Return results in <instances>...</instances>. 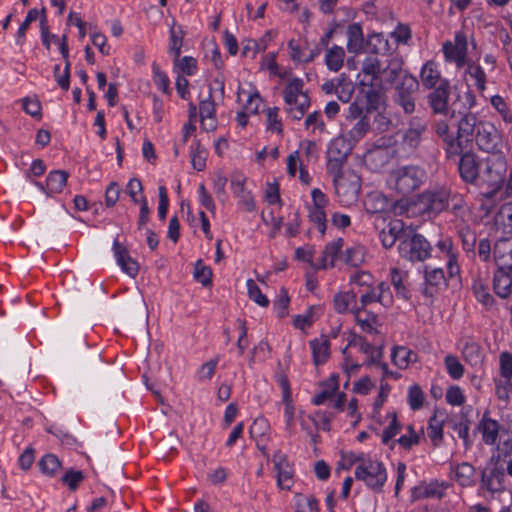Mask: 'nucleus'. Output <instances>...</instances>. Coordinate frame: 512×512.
Here are the masks:
<instances>
[{"label":"nucleus","instance_id":"46","mask_svg":"<svg viewBox=\"0 0 512 512\" xmlns=\"http://www.w3.org/2000/svg\"><path fill=\"white\" fill-rule=\"evenodd\" d=\"M38 466L43 474L52 477L59 472L61 461L56 455L48 453L39 460Z\"/></svg>","mask_w":512,"mask_h":512},{"label":"nucleus","instance_id":"11","mask_svg":"<svg viewBox=\"0 0 512 512\" xmlns=\"http://www.w3.org/2000/svg\"><path fill=\"white\" fill-rule=\"evenodd\" d=\"M427 130L428 123L426 119L418 116L412 117L402 134L401 145L403 149L408 153L415 152L420 147Z\"/></svg>","mask_w":512,"mask_h":512},{"label":"nucleus","instance_id":"47","mask_svg":"<svg viewBox=\"0 0 512 512\" xmlns=\"http://www.w3.org/2000/svg\"><path fill=\"white\" fill-rule=\"evenodd\" d=\"M336 85V95L338 99L344 103L349 102L355 90L353 82L345 74H341L338 77V84Z\"/></svg>","mask_w":512,"mask_h":512},{"label":"nucleus","instance_id":"56","mask_svg":"<svg viewBox=\"0 0 512 512\" xmlns=\"http://www.w3.org/2000/svg\"><path fill=\"white\" fill-rule=\"evenodd\" d=\"M174 66L178 68L183 74L192 76L197 71V60L191 56H184L183 58H174Z\"/></svg>","mask_w":512,"mask_h":512},{"label":"nucleus","instance_id":"25","mask_svg":"<svg viewBox=\"0 0 512 512\" xmlns=\"http://www.w3.org/2000/svg\"><path fill=\"white\" fill-rule=\"evenodd\" d=\"M347 50L350 53L358 54L366 50V41L360 24L353 23L347 27Z\"/></svg>","mask_w":512,"mask_h":512},{"label":"nucleus","instance_id":"9","mask_svg":"<svg viewBox=\"0 0 512 512\" xmlns=\"http://www.w3.org/2000/svg\"><path fill=\"white\" fill-rule=\"evenodd\" d=\"M419 89L418 80L411 74H405L402 81L394 86L393 101L405 114L415 111V94Z\"/></svg>","mask_w":512,"mask_h":512},{"label":"nucleus","instance_id":"42","mask_svg":"<svg viewBox=\"0 0 512 512\" xmlns=\"http://www.w3.org/2000/svg\"><path fill=\"white\" fill-rule=\"evenodd\" d=\"M207 155V150L198 140H195L190 146L191 164L195 170L203 171L205 169Z\"/></svg>","mask_w":512,"mask_h":512},{"label":"nucleus","instance_id":"63","mask_svg":"<svg viewBox=\"0 0 512 512\" xmlns=\"http://www.w3.org/2000/svg\"><path fill=\"white\" fill-rule=\"evenodd\" d=\"M364 260V250L361 246H353L345 251V262L351 266L357 267Z\"/></svg>","mask_w":512,"mask_h":512},{"label":"nucleus","instance_id":"43","mask_svg":"<svg viewBox=\"0 0 512 512\" xmlns=\"http://www.w3.org/2000/svg\"><path fill=\"white\" fill-rule=\"evenodd\" d=\"M169 32V53L172 54L174 58H178L181 54L185 32L181 26H176L175 22H173Z\"/></svg>","mask_w":512,"mask_h":512},{"label":"nucleus","instance_id":"3","mask_svg":"<svg viewBox=\"0 0 512 512\" xmlns=\"http://www.w3.org/2000/svg\"><path fill=\"white\" fill-rule=\"evenodd\" d=\"M427 180L424 168L418 165H403L393 169L388 177L390 188L406 196L418 190Z\"/></svg>","mask_w":512,"mask_h":512},{"label":"nucleus","instance_id":"16","mask_svg":"<svg viewBox=\"0 0 512 512\" xmlns=\"http://www.w3.org/2000/svg\"><path fill=\"white\" fill-rule=\"evenodd\" d=\"M449 213L452 218L450 223L453 228L469 225L471 210L461 194H450Z\"/></svg>","mask_w":512,"mask_h":512},{"label":"nucleus","instance_id":"34","mask_svg":"<svg viewBox=\"0 0 512 512\" xmlns=\"http://www.w3.org/2000/svg\"><path fill=\"white\" fill-rule=\"evenodd\" d=\"M388 199L380 192L369 193L364 200L365 211L369 214L382 216L381 213L388 208Z\"/></svg>","mask_w":512,"mask_h":512},{"label":"nucleus","instance_id":"6","mask_svg":"<svg viewBox=\"0 0 512 512\" xmlns=\"http://www.w3.org/2000/svg\"><path fill=\"white\" fill-rule=\"evenodd\" d=\"M387 477L385 465L377 460L362 461L355 468V478L377 493L382 491Z\"/></svg>","mask_w":512,"mask_h":512},{"label":"nucleus","instance_id":"49","mask_svg":"<svg viewBox=\"0 0 512 512\" xmlns=\"http://www.w3.org/2000/svg\"><path fill=\"white\" fill-rule=\"evenodd\" d=\"M386 418H390L391 421L389 425L381 433V441L385 445H387L401 431L402 428V425L398 421L395 412H389Z\"/></svg>","mask_w":512,"mask_h":512},{"label":"nucleus","instance_id":"7","mask_svg":"<svg viewBox=\"0 0 512 512\" xmlns=\"http://www.w3.org/2000/svg\"><path fill=\"white\" fill-rule=\"evenodd\" d=\"M329 175L333 177L335 193L341 204L349 206L358 199L361 185L355 173L340 170L338 173H329Z\"/></svg>","mask_w":512,"mask_h":512},{"label":"nucleus","instance_id":"44","mask_svg":"<svg viewBox=\"0 0 512 512\" xmlns=\"http://www.w3.org/2000/svg\"><path fill=\"white\" fill-rule=\"evenodd\" d=\"M407 277V272H403L398 268H392L390 270L391 283L396 291V294L403 299L409 298V290L404 284V280Z\"/></svg>","mask_w":512,"mask_h":512},{"label":"nucleus","instance_id":"26","mask_svg":"<svg viewBox=\"0 0 512 512\" xmlns=\"http://www.w3.org/2000/svg\"><path fill=\"white\" fill-rule=\"evenodd\" d=\"M420 79L422 85L427 89L437 87L441 84V81H448L447 79L442 78L437 63L432 60L427 61L423 65L420 71Z\"/></svg>","mask_w":512,"mask_h":512},{"label":"nucleus","instance_id":"12","mask_svg":"<svg viewBox=\"0 0 512 512\" xmlns=\"http://www.w3.org/2000/svg\"><path fill=\"white\" fill-rule=\"evenodd\" d=\"M474 140L478 148L484 152L495 154L501 150V135L490 122L483 121L479 124Z\"/></svg>","mask_w":512,"mask_h":512},{"label":"nucleus","instance_id":"55","mask_svg":"<svg viewBox=\"0 0 512 512\" xmlns=\"http://www.w3.org/2000/svg\"><path fill=\"white\" fill-rule=\"evenodd\" d=\"M242 94H247V100L244 105V109L250 114H258L260 110V105L262 103V98L257 91L254 92H246L244 90H239L238 99H240Z\"/></svg>","mask_w":512,"mask_h":512},{"label":"nucleus","instance_id":"29","mask_svg":"<svg viewBox=\"0 0 512 512\" xmlns=\"http://www.w3.org/2000/svg\"><path fill=\"white\" fill-rule=\"evenodd\" d=\"M424 278L426 287L423 289V294L427 297L433 296V288H439L446 282L445 274L442 268H432L425 266Z\"/></svg>","mask_w":512,"mask_h":512},{"label":"nucleus","instance_id":"54","mask_svg":"<svg viewBox=\"0 0 512 512\" xmlns=\"http://www.w3.org/2000/svg\"><path fill=\"white\" fill-rule=\"evenodd\" d=\"M368 112L369 111H366L365 115L361 117L349 131V135L354 141H358L363 138L370 129Z\"/></svg>","mask_w":512,"mask_h":512},{"label":"nucleus","instance_id":"24","mask_svg":"<svg viewBox=\"0 0 512 512\" xmlns=\"http://www.w3.org/2000/svg\"><path fill=\"white\" fill-rule=\"evenodd\" d=\"M374 225L377 229H381L391 236H396L399 243L410 232V230L406 229L405 223L400 219H392L386 223V219L383 216H377Z\"/></svg>","mask_w":512,"mask_h":512},{"label":"nucleus","instance_id":"4","mask_svg":"<svg viewBox=\"0 0 512 512\" xmlns=\"http://www.w3.org/2000/svg\"><path fill=\"white\" fill-rule=\"evenodd\" d=\"M303 86L302 79L293 78L283 90V98L287 106L286 112L295 120H300L310 106V98L307 93L303 92Z\"/></svg>","mask_w":512,"mask_h":512},{"label":"nucleus","instance_id":"13","mask_svg":"<svg viewBox=\"0 0 512 512\" xmlns=\"http://www.w3.org/2000/svg\"><path fill=\"white\" fill-rule=\"evenodd\" d=\"M445 60L454 62L458 68L467 63L468 42L463 31H457L454 35V42L447 41L442 48Z\"/></svg>","mask_w":512,"mask_h":512},{"label":"nucleus","instance_id":"33","mask_svg":"<svg viewBox=\"0 0 512 512\" xmlns=\"http://www.w3.org/2000/svg\"><path fill=\"white\" fill-rule=\"evenodd\" d=\"M462 354L471 366H479L483 362L484 354L481 346L470 337L463 340Z\"/></svg>","mask_w":512,"mask_h":512},{"label":"nucleus","instance_id":"31","mask_svg":"<svg viewBox=\"0 0 512 512\" xmlns=\"http://www.w3.org/2000/svg\"><path fill=\"white\" fill-rule=\"evenodd\" d=\"M472 291L475 298L484 306L489 307L494 303V298L489 292L488 273L483 277L480 273L473 280Z\"/></svg>","mask_w":512,"mask_h":512},{"label":"nucleus","instance_id":"32","mask_svg":"<svg viewBox=\"0 0 512 512\" xmlns=\"http://www.w3.org/2000/svg\"><path fill=\"white\" fill-rule=\"evenodd\" d=\"M394 50L388 38L383 33H373L366 40V51L374 54L385 55Z\"/></svg>","mask_w":512,"mask_h":512},{"label":"nucleus","instance_id":"18","mask_svg":"<svg viewBox=\"0 0 512 512\" xmlns=\"http://www.w3.org/2000/svg\"><path fill=\"white\" fill-rule=\"evenodd\" d=\"M506 162L502 157L485 160V169L482 173L483 180L492 187H499L504 181Z\"/></svg>","mask_w":512,"mask_h":512},{"label":"nucleus","instance_id":"5","mask_svg":"<svg viewBox=\"0 0 512 512\" xmlns=\"http://www.w3.org/2000/svg\"><path fill=\"white\" fill-rule=\"evenodd\" d=\"M398 252L400 257L407 261L423 262L431 256L432 247L423 235L410 231L401 239Z\"/></svg>","mask_w":512,"mask_h":512},{"label":"nucleus","instance_id":"14","mask_svg":"<svg viewBox=\"0 0 512 512\" xmlns=\"http://www.w3.org/2000/svg\"><path fill=\"white\" fill-rule=\"evenodd\" d=\"M451 86L449 81H441V84L431 89L427 95L428 105L435 115H448L450 113L449 100Z\"/></svg>","mask_w":512,"mask_h":512},{"label":"nucleus","instance_id":"50","mask_svg":"<svg viewBox=\"0 0 512 512\" xmlns=\"http://www.w3.org/2000/svg\"><path fill=\"white\" fill-rule=\"evenodd\" d=\"M297 512H317L319 504L313 495L297 494L295 496Z\"/></svg>","mask_w":512,"mask_h":512},{"label":"nucleus","instance_id":"15","mask_svg":"<svg viewBox=\"0 0 512 512\" xmlns=\"http://www.w3.org/2000/svg\"><path fill=\"white\" fill-rule=\"evenodd\" d=\"M458 161L460 178L466 184H475L480 176V162L472 151L462 152Z\"/></svg>","mask_w":512,"mask_h":512},{"label":"nucleus","instance_id":"61","mask_svg":"<svg viewBox=\"0 0 512 512\" xmlns=\"http://www.w3.org/2000/svg\"><path fill=\"white\" fill-rule=\"evenodd\" d=\"M246 285L250 299L262 307H267L269 300L264 294H262L260 288L254 282V280L248 279Z\"/></svg>","mask_w":512,"mask_h":512},{"label":"nucleus","instance_id":"2","mask_svg":"<svg viewBox=\"0 0 512 512\" xmlns=\"http://www.w3.org/2000/svg\"><path fill=\"white\" fill-rule=\"evenodd\" d=\"M450 194L443 187L426 189L407 202V213L434 218L449 208Z\"/></svg>","mask_w":512,"mask_h":512},{"label":"nucleus","instance_id":"41","mask_svg":"<svg viewBox=\"0 0 512 512\" xmlns=\"http://www.w3.org/2000/svg\"><path fill=\"white\" fill-rule=\"evenodd\" d=\"M365 164L371 169L377 170L384 167L389 161V154L386 149L375 148L367 152L364 158Z\"/></svg>","mask_w":512,"mask_h":512},{"label":"nucleus","instance_id":"17","mask_svg":"<svg viewBox=\"0 0 512 512\" xmlns=\"http://www.w3.org/2000/svg\"><path fill=\"white\" fill-rule=\"evenodd\" d=\"M276 472L277 486L282 490H290L293 485V470L286 454L277 450L272 458Z\"/></svg>","mask_w":512,"mask_h":512},{"label":"nucleus","instance_id":"39","mask_svg":"<svg viewBox=\"0 0 512 512\" xmlns=\"http://www.w3.org/2000/svg\"><path fill=\"white\" fill-rule=\"evenodd\" d=\"M345 50L343 47L333 45L327 48L325 54V64L330 71L338 72L344 64Z\"/></svg>","mask_w":512,"mask_h":512},{"label":"nucleus","instance_id":"10","mask_svg":"<svg viewBox=\"0 0 512 512\" xmlns=\"http://www.w3.org/2000/svg\"><path fill=\"white\" fill-rule=\"evenodd\" d=\"M351 149L350 142L344 137L334 138L327 149V172L338 173L343 170Z\"/></svg>","mask_w":512,"mask_h":512},{"label":"nucleus","instance_id":"53","mask_svg":"<svg viewBox=\"0 0 512 512\" xmlns=\"http://www.w3.org/2000/svg\"><path fill=\"white\" fill-rule=\"evenodd\" d=\"M444 364L449 376L458 380L464 375V366L460 363L458 358L454 355H447L444 359Z\"/></svg>","mask_w":512,"mask_h":512},{"label":"nucleus","instance_id":"51","mask_svg":"<svg viewBox=\"0 0 512 512\" xmlns=\"http://www.w3.org/2000/svg\"><path fill=\"white\" fill-rule=\"evenodd\" d=\"M266 37H270V32L266 33V36L259 41L248 39L243 43L242 56H251L255 58L259 51H264L267 48Z\"/></svg>","mask_w":512,"mask_h":512},{"label":"nucleus","instance_id":"59","mask_svg":"<svg viewBox=\"0 0 512 512\" xmlns=\"http://www.w3.org/2000/svg\"><path fill=\"white\" fill-rule=\"evenodd\" d=\"M351 285H357L359 287L371 288L374 284V277L368 271H356L350 275L349 280Z\"/></svg>","mask_w":512,"mask_h":512},{"label":"nucleus","instance_id":"58","mask_svg":"<svg viewBox=\"0 0 512 512\" xmlns=\"http://www.w3.org/2000/svg\"><path fill=\"white\" fill-rule=\"evenodd\" d=\"M84 474L80 470L69 469L62 476L61 481L63 484L67 485L69 490L75 491L80 483L84 480Z\"/></svg>","mask_w":512,"mask_h":512},{"label":"nucleus","instance_id":"64","mask_svg":"<svg viewBox=\"0 0 512 512\" xmlns=\"http://www.w3.org/2000/svg\"><path fill=\"white\" fill-rule=\"evenodd\" d=\"M500 374L503 379L512 378V354L509 352H502L499 357Z\"/></svg>","mask_w":512,"mask_h":512},{"label":"nucleus","instance_id":"28","mask_svg":"<svg viewBox=\"0 0 512 512\" xmlns=\"http://www.w3.org/2000/svg\"><path fill=\"white\" fill-rule=\"evenodd\" d=\"M199 113L201 119V126L206 131H213L216 129L215 119V103L211 95L199 103Z\"/></svg>","mask_w":512,"mask_h":512},{"label":"nucleus","instance_id":"30","mask_svg":"<svg viewBox=\"0 0 512 512\" xmlns=\"http://www.w3.org/2000/svg\"><path fill=\"white\" fill-rule=\"evenodd\" d=\"M312 350L313 362L316 366L324 364L330 357V340L326 335H321L309 342Z\"/></svg>","mask_w":512,"mask_h":512},{"label":"nucleus","instance_id":"35","mask_svg":"<svg viewBox=\"0 0 512 512\" xmlns=\"http://www.w3.org/2000/svg\"><path fill=\"white\" fill-rule=\"evenodd\" d=\"M417 353L406 346H395L391 352V360L399 369H406L411 363L417 361Z\"/></svg>","mask_w":512,"mask_h":512},{"label":"nucleus","instance_id":"57","mask_svg":"<svg viewBox=\"0 0 512 512\" xmlns=\"http://www.w3.org/2000/svg\"><path fill=\"white\" fill-rule=\"evenodd\" d=\"M466 73L475 81V85L479 91H484L486 88V74L480 65L469 64Z\"/></svg>","mask_w":512,"mask_h":512},{"label":"nucleus","instance_id":"52","mask_svg":"<svg viewBox=\"0 0 512 512\" xmlns=\"http://www.w3.org/2000/svg\"><path fill=\"white\" fill-rule=\"evenodd\" d=\"M194 279L203 286L208 287L212 284V270L205 266L202 260H198L194 266Z\"/></svg>","mask_w":512,"mask_h":512},{"label":"nucleus","instance_id":"62","mask_svg":"<svg viewBox=\"0 0 512 512\" xmlns=\"http://www.w3.org/2000/svg\"><path fill=\"white\" fill-rule=\"evenodd\" d=\"M424 401V393L420 386L414 384L408 390V403L412 410H418L422 407Z\"/></svg>","mask_w":512,"mask_h":512},{"label":"nucleus","instance_id":"60","mask_svg":"<svg viewBox=\"0 0 512 512\" xmlns=\"http://www.w3.org/2000/svg\"><path fill=\"white\" fill-rule=\"evenodd\" d=\"M153 72V80L155 85L160 89L163 93L169 94V83L170 80L165 72H163L156 63L152 65Z\"/></svg>","mask_w":512,"mask_h":512},{"label":"nucleus","instance_id":"27","mask_svg":"<svg viewBox=\"0 0 512 512\" xmlns=\"http://www.w3.org/2000/svg\"><path fill=\"white\" fill-rule=\"evenodd\" d=\"M343 243L344 241L342 238H338L328 243L322 252L320 263L313 264V267L315 269H326L328 267H333L339 253L342 250Z\"/></svg>","mask_w":512,"mask_h":512},{"label":"nucleus","instance_id":"8","mask_svg":"<svg viewBox=\"0 0 512 512\" xmlns=\"http://www.w3.org/2000/svg\"><path fill=\"white\" fill-rule=\"evenodd\" d=\"M482 121L478 120L474 113L468 112L463 114L457 126V135L455 142L450 144V150L454 156L460 155L465 149L472 146L475 135L478 132V126Z\"/></svg>","mask_w":512,"mask_h":512},{"label":"nucleus","instance_id":"23","mask_svg":"<svg viewBox=\"0 0 512 512\" xmlns=\"http://www.w3.org/2000/svg\"><path fill=\"white\" fill-rule=\"evenodd\" d=\"M113 252L122 271L131 277H135L139 271L138 263L130 257L127 249L119 243L118 239L113 242Z\"/></svg>","mask_w":512,"mask_h":512},{"label":"nucleus","instance_id":"38","mask_svg":"<svg viewBox=\"0 0 512 512\" xmlns=\"http://www.w3.org/2000/svg\"><path fill=\"white\" fill-rule=\"evenodd\" d=\"M68 177L69 174L64 170L51 171L46 179V194L50 196L62 192L63 188L66 186Z\"/></svg>","mask_w":512,"mask_h":512},{"label":"nucleus","instance_id":"37","mask_svg":"<svg viewBox=\"0 0 512 512\" xmlns=\"http://www.w3.org/2000/svg\"><path fill=\"white\" fill-rule=\"evenodd\" d=\"M433 129L436 133V135L441 138V140L444 143V150L446 153V157L448 159L454 158V154L452 153V150H450V144L452 142H455V137L450 132V127L447 121L445 120H437L433 124Z\"/></svg>","mask_w":512,"mask_h":512},{"label":"nucleus","instance_id":"19","mask_svg":"<svg viewBox=\"0 0 512 512\" xmlns=\"http://www.w3.org/2000/svg\"><path fill=\"white\" fill-rule=\"evenodd\" d=\"M504 480L505 470L502 466L495 465L489 471L481 472V486L492 494L505 490Z\"/></svg>","mask_w":512,"mask_h":512},{"label":"nucleus","instance_id":"22","mask_svg":"<svg viewBox=\"0 0 512 512\" xmlns=\"http://www.w3.org/2000/svg\"><path fill=\"white\" fill-rule=\"evenodd\" d=\"M489 411H485L477 424V431L481 434L482 441L486 445H494L498 441L500 424L497 420L490 418Z\"/></svg>","mask_w":512,"mask_h":512},{"label":"nucleus","instance_id":"36","mask_svg":"<svg viewBox=\"0 0 512 512\" xmlns=\"http://www.w3.org/2000/svg\"><path fill=\"white\" fill-rule=\"evenodd\" d=\"M447 485L438 481H431L427 484H422L414 489L415 498H437L441 499L445 494Z\"/></svg>","mask_w":512,"mask_h":512},{"label":"nucleus","instance_id":"45","mask_svg":"<svg viewBox=\"0 0 512 512\" xmlns=\"http://www.w3.org/2000/svg\"><path fill=\"white\" fill-rule=\"evenodd\" d=\"M457 235L461 239L462 248L466 252H475L477 237L476 232L471 229L470 225L455 229Z\"/></svg>","mask_w":512,"mask_h":512},{"label":"nucleus","instance_id":"1","mask_svg":"<svg viewBox=\"0 0 512 512\" xmlns=\"http://www.w3.org/2000/svg\"><path fill=\"white\" fill-rule=\"evenodd\" d=\"M404 62L402 58L393 56L382 63L376 57H367L361 68V72L365 78L368 79V84L371 86H380L387 88L392 85H396L405 74H410L403 69Z\"/></svg>","mask_w":512,"mask_h":512},{"label":"nucleus","instance_id":"21","mask_svg":"<svg viewBox=\"0 0 512 512\" xmlns=\"http://www.w3.org/2000/svg\"><path fill=\"white\" fill-rule=\"evenodd\" d=\"M451 478L461 487H472L476 484V470L468 462L451 464Z\"/></svg>","mask_w":512,"mask_h":512},{"label":"nucleus","instance_id":"20","mask_svg":"<svg viewBox=\"0 0 512 512\" xmlns=\"http://www.w3.org/2000/svg\"><path fill=\"white\" fill-rule=\"evenodd\" d=\"M493 288L500 298H507L512 293V264L497 268L493 275Z\"/></svg>","mask_w":512,"mask_h":512},{"label":"nucleus","instance_id":"40","mask_svg":"<svg viewBox=\"0 0 512 512\" xmlns=\"http://www.w3.org/2000/svg\"><path fill=\"white\" fill-rule=\"evenodd\" d=\"M356 306V293L354 291L340 292L334 296V309L337 313L351 312Z\"/></svg>","mask_w":512,"mask_h":512},{"label":"nucleus","instance_id":"48","mask_svg":"<svg viewBox=\"0 0 512 512\" xmlns=\"http://www.w3.org/2000/svg\"><path fill=\"white\" fill-rule=\"evenodd\" d=\"M361 311H364V309L360 308H352L351 312L355 316V320L358 323V325L361 327V329L367 333H376L377 330L375 328V324L377 323V316L375 314L368 313L365 318L361 317Z\"/></svg>","mask_w":512,"mask_h":512}]
</instances>
